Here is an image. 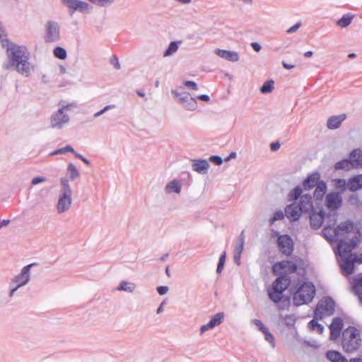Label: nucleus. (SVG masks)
Returning a JSON list of instances; mask_svg holds the SVG:
<instances>
[{"label":"nucleus","instance_id":"nucleus-1","mask_svg":"<svg viewBox=\"0 0 362 362\" xmlns=\"http://www.w3.org/2000/svg\"><path fill=\"white\" fill-rule=\"evenodd\" d=\"M8 64H4V68L8 69L11 67L21 75L28 77L34 71V65L30 62V53L28 48L23 45H18L13 42H8L6 48Z\"/></svg>","mask_w":362,"mask_h":362},{"label":"nucleus","instance_id":"nucleus-2","mask_svg":"<svg viewBox=\"0 0 362 362\" xmlns=\"http://www.w3.org/2000/svg\"><path fill=\"white\" fill-rule=\"evenodd\" d=\"M60 105V107L54 112L49 118L50 127L55 129H62L69 124L70 117L67 112L75 105L73 103L67 105Z\"/></svg>","mask_w":362,"mask_h":362},{"label":"nucleus","instance_id":"nucleus-3","mask_svg":"<svg viewBox=\"0 0 362 362\" xmlns=\"http://www.w3.org/2000/svg\"><path fill=\"white\" fill-rule=\"evenodd\" d=\"M315 295V288L310 282L302 284L293 295V303L296 306L308 304Z\"/></svg>","mask_w":362,"mask_h":362},{"label":"nucleus","instance_id":"nucleus-4","mask_svg":"<svg viewBox=\"0 0 362 362\" xmlns=\"http://www.w3.org/2000/svg\"><path fill=\"white\" fill-rule=\"evenodd\" d=\"M361 337L358 330L354 327H349L342 333L341 346L348 353L355 351L360 346Z\"/></svg>","mask_w":362,"mask_h":362},{"label":"nucleus","instance_id":"nucleus-5","mask_svg":"<svg viewBox=\"0 0 362 362\" xmlns=\"http://www.w3.org/2000/svg\"><path fill=\"white\" fill-rule=\"evenodd\" d=\"M354 223L351 221H346L340 223L337 227L334 228L332 233L327 228L322 229L324 237L329 241L334 240L339 235H345L354 230Z\"/></svg>","mask_w":362,"mask_h":362},{"label":"nucleus","instance_id":"nucleus-6","mask_svg":"<svg viewBox=\"0 0 362 362\" xmlns=\"http://www.w3.org/2000/svg\"><path fill=\"white\" fill-rule=\"evenodd\" d=\"M335 303L330 297H325L321 299L315 310L314 317L317 320H321L325 316L332 315L334 313Z\"/></svg>","mask_w":362,"mask_h":362},{"label":"nucleus","instance_id":"nucleus-7","mask_svg":"<svg viewBox=\"0 0 362 362\" xmlns=\"http://www.w3.org/2000/svg\"><path fill=\"white\" fill-rule=\"evenodd\" d=\"M361 243V235H354L349 241L340 240L337 243V253L339 257L353 255L351 251Z\"/></svg>","mask_w":362,"mask_h":362},{"label":"nucleus","instance_id":"nucleus-8","mask_svg":"<svg viewBox=\"0 0 362 362\" xmlns=\"http://www.w3.org/2000/svg\"><path fill=\"white\" fill-rule=\"evenodd\" d=\"M171 93L177 99V103L181 105L185 110L194 111L197 107V102L195 98L190 96L187 93H179L172 90Z\"/></svg>","mask_w":362,"mask_h":362},{"label":"nucleus","instance_id":"nucleus-9","mask_svg":"<svg viewBox=\"0 0 362 362\" xmlns=\"http://www.w3.org/2000/svg\"><path fill=\"white\" fill-rule=\"evenodd\" d=\"M45 41L48 43L56 42L60 39V27L57 22L49 21L45 25Z\"/></svg>","mask_w":362,"mask_h":362},{"label":"nucleus","instance_id":"nucleus-10","mask_svg":"<svg viewBox=\"0 0 362 362\" xmlns=\"http://www.w3.org/2000/svg\"><path fill=\"white\" fill-rule=\"evenodd\" d=\"M63 5L66 6L71 13L79 11L83 13H90L93 6L88 2L81 0H61Z\"/></svg>","mask_w":362,"mask_h":362},{"label":"nucleus","instance_id":"nucleus-11","mask_svg":"<svg viewBox=\"0 0 362 362\" xmlns=\"http://www.w3.org/2000/svg\"><path fill=\"white\" fill-rule=\"evenodd\" d=\"M297 269L298 266L295 262L284 260L274 264L272 267V272L276 275H287V274L295 273Z\"/></svg>","mask_w":362,"mask_h":362},{"label":"nucleus","instance_id":"nucleus-12","mask_svg":"<svg viewBox=\"0 0 362 362\" xmlns=\"http://www.w3.org/2000/svg\"><path fill=\"white\" fill-rule=\"evenodd\" d=\"M269 298L275 303H279V309H286L290 305V300L288 298H284L283 293L276 288H271L268 289Z\"/></svg>","mask_w":362,"mask_h":362},{"label":"nucleus","instance_id":"nucleus-13","mask_svg":"<svg viewBox=\"0 0 362 362\" xmlns=\"http://www.w3.org/2000/svg\"><path fill=\"white\" fill-rule=\"evenodd\" d=\"M277 245L279 251L286 256H289L293 251V242L288 235H281L277 238Z\"/></svg>","mask_w":362,"mask_h":362},{"label":"nucleus","instance_id":"nucleus-14","mask_svg":"<svg viewBox=\"0 0 362 362\" xmlns=\"http://www.w3.org/2000/svg\"><path fill=\"white\" fill-rule=\"evenodd\" d=\"M357 255H351L340 257L339 263L341 270L346 274L349 275L354 272V263H356Z\"/></svg>","mask_w":362,"mask_h":362},{"label":"nucleus","instance_id":"nucleus-15","mask_svg":"<svg viewBox=\"0 0 362 362\" xmlns=\"http://www.w3.org/2000/svg\"><path fill=\"white\" fill-rule=\"evenodd\" d=\"M342 204V197L339 192H330L325 197V205L331 211H336Z\"/></svg>","mask_w":362,"mask_h":362},{"label":"nucleus","instance_id":"nucleus-16","mask_svg":"<svg viewBox=\"0 0 362 362\" xmlns=\"http://www.w3.org/2000/svg\"><path fill=\"white\" fill-rule=\"evenodd\" d=\"M71 195L60 194L56 206L57 211L59 214H62L70 209L72 203Z\"/></svg>","mask_w":362,"mask_h":362},{"label":"nucleus","instance_id":"nucleus-17","mask_svg":"<svg viewBox=\"0 0 362 362\" xmlns=\"http://www.w3.org/2000/svg\"><path fill=\"white\" fill-rule=\"evenodd\" d=\"M35 264H30L23 267L21 272L13 279V283L18 284V286L26 285L30 279V267Z\"/></svg>","mask_w":362,"mask_h":362},{"label":"nucleus","instance_id":"nucleus-18","mask_svg":"<svg viewBox=\"0 0 362 362\" xmlns=\"http://www.w3.org/2000/svg\"><path fill=\"white\" fill-rule=\"evenodd\" d=\"M302 214L297 202H293L288 205L285 209V215L290 221H298Z\"/></svg>","mask_w":362,"mask_h":362},{"label":"nucleus","instance_id":"nucleus-19","mask_svg":"<svg viewBox=\"0 0 362 362\" xmlns=\"http://www.w3.org/2000/svg\"><path fill=\"white\" fill-rule=\"evenodd\" d=\"M299 208L303 214H310L314 211L312 197L310 194H303L299 199Z\"/></svg>","mask_w":362,"mask_h":362},{"label":"nucleus","instance_id":"nucleus-20","mask_svg":"<svg viewBox=\"0 0 362 362\" xmlns=\"http://www.w3.org/2000/svg\"><path fill=\"white\" fill-rule=\"evenodd\" d=\"M223 318L224 315L223 313H218L214 315L207 324L200 327V334L202 335L206 331L212 329L216 326L219 325L223 322Z\"/></svg>","mask_w":362,"mask_h":362},{"label":"nucleus","instance_id":"nucleus-21","mask_svg":"<svg viewBox=\"0 0 362 362\" xmlns=\"http://www.w3.org/2000/svg\"><path fill=\"white\" fill-rule=\"evenodd\" d=\"M309 218L311 228L314 230L319 229L323 223L325 212L322 210H320L319 212L314 211L309 214Z\"/></svg>","mask_w":362,"mask_h":362},{"label":"nucleus","instance_id":"nucleus-22","mask_svg":"<svg viewBox=\"0 0 362 362\" xmlns=\"http://www.w3.org/2000/svg\"><path fill=\"white\" fill-rule=\"evenodd\" d=\"M342 327L343 320L341 318L339 317H334L329 325L331 340H335L340 336Z\"/></svg>","mask_w":362,"mask_h":362},{"label":"nucleus","instance_id":"nucleus-23","mask_svg":"<svg viewBox=\"0 0 362 362\" xmlns=\"http://www.w3.org/2000/svg\"><path fill=\"white\" fill-rule=\"evenodd\" d=\"M320 181V174L318 172H313L307 176L302 185L305 190H310L316 187Z\"/></svg>","mask_w":362,"mask_h":362},{"label":"nucleus","instance_id":"nucleus-24","mask_svg":"<svg viewBox=\"0 0 362 362\" xmlns=\"http://www.w3.org/2000/svg\"><path fill=\"white\" fill-rule=\"evenodd\" d=\"M245 243V235L244 230H243L238 238V243H236L234 248V262L237 265L240 264L241 254L244 249Z\"/></svg>","mask_w":362,"mask_h":362},{"label":"nucleus","instance_id":"nucleus-25","mask_svg":"<svg viewBox=\"0 0 362 362\" xmlns=\"http://www.w3.org/2000/svg\"><path fill=\"white\" fill-rule=\"evenodd\" d=\"M214 52L220 57L230 62H235L239 60V54L235 51L216 49Z\"/></svg>","mask_w":362,"mask_h":362},{"label":"nucleus","instance_id":"nucleus-26","mask_svg":"<svg viewBox=\"0 0 362 362\" xmlns=\"http://www.w3.org/2000/svg\"><path fill=\"white\" fill-rule=\"evenodd\" d=\"M291 282L290 277L288 275L281 274L274 281L272 288H276L277 290L284 292L289 286Z\"/></svg>","mask_w":362,"mask_h":362},{"label":"nucleus","instance_id":"nucleus-27","mask_svg":"<svg viewBox=\"0 0 362 362\" xmlns=\"http://www.w3.org/2000/svg\"><path fill=\"white\" fill-rule=\"evenodd\" d=\"M209 168V162L205 159L193 160L192 170L201 174L206 173Z\"/></svg>","mask_w":362,"mask_h":362},{"label":"nucleus","instance_id":"nucleus-28","mask_svg":"<svg viewBox=\"0 0 362 362\" xmlns=\"http://www.w3.org/2000/svg\"><path fill=\"white\" fill-rule=\"evenodd\" d=\"M345 114L330 117L327 122V127L329 129H335L340 127L341 122L346 119Z\"/></svg>","mask_w":362,"mask_h":362},{"label":"nucleus","instance_id":"nucleus-29","mask_svg":"<svg viewBox=\"0 0 362 362\" xmlns=\"http://www.w3.org/2000/svg\"><path fill=\"white\" fill-rule=\"evenodd\" d=\"M337 213L336 211L329 212L327 214H325V223L324 228L330 230V233H332V230L335 228V225L337 221Z\"/></svg>","mask_w":362,"mask_h":362},{"label":"nucleus","instance_id":"nucleus-30","mask_svg":"<svg viewBox=\"0 0 362 362\" xmlns=\"http://www.w3.org/2000/svg\"><path fill=\"white\" fill-rule=\"evenodd\" d=\"M349 160L354 168L362 166V151L358 148L353 150L350 153Z\"/></svg>","mask_w":362,"mask_h":362},{"label":"nucleus","instance_id":"nucleus-31","mask_svg":"<svg viewBox=\"0 0 362 362\" xmlns=\"http://www.w3.org/2000/svg\"><path fill=\"white\" fill-rule=\"evenodd\" d=\"M347 188L351 192L362 188V174L350 178L347 182Z\"/></svg>","mask_w":362,"mask_h":362},{"label":"nucleus","instance_id":"nucleus-32","mask_svg":"<svg viewBox=\"0 0 362 362\" xmlns=\"http://www.w3.org/2000/svg\"><path fill=\"white\" fill-rule=\"evenodd\" d=\"M327 184L324 180H321L315 187L313 192V197L316 200H322L327 192Z\"/></svg>","mask_w":362,"mask_h":362},{"label":"nucleus","instance_id":"nucleus-33","mask_svg":"<svg viewBox=\"0 0 362 362\" xmlns=\"http://www.w3.org/2000/svg\"><path fill=\"white\" fill-rule=\"evenodd\" d=\"M326 356L332 362H348L347 359L337 351H328Z\"/></svg>","mask_w":362,"mask_h":362},{"label":"nucleus","instance_id":"nucleus-34","mask_svg":"<svg viewBox=\"0 0 362 362\" xmlns=\"http://www.w3.org/2000/svg\"><path fill=\"white\" fill-rule=\"evenodd\" d=\"M181 189L182 186L180 182L177 180H173L167 184L165 190L167 194H170L172 192L179 194L181 191Z\"/></svg>","mask_w":362,"mask_h":362},{"label":"nucleus","instance_id":"nucleus-35","mask_svg":"<svg viewBox=\"0 0 362 362\" xmlns=\"http://www.w3.org/2000/svg\"><path fill=\"white\" fill-rule=\"evenodd\" d=\"M136 288V285L134 283L122 281L117 288V291H123L128 293H133Z\"/></svg>","mask_w":362,"mask_h":362},{"label":"nucleus","instance_id":"nucleus-36","mask_svg":"<svg viewBox=\"0 0 362 362\" xmlns=\"http://www.w3.org/2000/svg\"><path fill=\"white\" fill-rule=\"evenodd\" d=\"M353 18L354 16L352 14H344L340 19L337 21V25L341 28H346L351 23Z\"/></svg>","mask_w":362,"mask_h":362},{"label":"nucleus","instance_id":"nucleus-37","mask_svg":"<svg viewBox=\"0 0 362 362\" xmlns=\"http://www.w3.org/2000/svg\"><path fill=\"white\" fill-rule=\"evenodd\" d=\"M353 290L362 301V276L354 280Z\"/></svg>","mask_w":362,"mask_h":362},{"label":"nucleus","instance_id":"nucleus-38","mask_svg":"<svg viewBox=\"0 0 362 362\" xmlns=\"http://www.w3.org/2000/svg\"><path fill=\"white\" fill-rule=\"evenodd\" d=\"M351 168H354L352 166V163L349 159H344L342 160H340L339 162H337L334 165V168L336 170H349Z\"/></svg>","mask_w":362,"mask_h":362},{"label":"nucleus","instance_id":"nucleus-39","mask_svg":"<svg viewBox=\"0 0 362 362\" xmlns=\"http://www.w3.org/2000/svg\"><path fill=\"white\" fill-rule=\"evenodd\" d=\"M67 175L71 180L78 178L80 176L79 172L73 163H69L67 167Z\"/></svg>","mask_w":362,"mask_h":362},{"label":"nucleus","instance_id":"nucleus-40","mask_svg":"<svg viewBox=\"0 0 362 362\" xmlns=\"http://www.w3.org/2000/svg\"><path fill=\"white\" fill-rule=\"evenodd\" d=\"M308 327L311 330L316 331L319 334H322L324 331V327L319 324L315 318L309 322Z\"/></svg>","mask_w":362,"mask_h":362},{"label":"nucleus","instance_id":"nucleus-41","mask_svg":"<svg viewBox=\"0 0 362 362\" xmlns=\"http://www.w3.org/2000/svg\"><path fill=\"white\" fill-rule=\"evenodd\" d=\"M178 43H179L178 42H175V41L171 42L169 44L167 49L164 52L163 56L168 57V56H170V55L173 54L174 53H175L177 51L178 47H179Z\"/></svg>","mask_w":362,"mask_h":362},{"label":"nucleus","instance_id":"nucleus-42","mask_svg":"<svg viewBox=\"0 0 362 362\" xmlns=\"http://www.w3.org/2000/svg\"><path fill=\"white\" fill-rule=\"evenodd\" d=\"M62 190L61 194H72V190L66 177L61 178Z\"/></svg>","mask_w":362,"mask_h":362},{"label":"nucleus","instance_id":"nucleus-43","mask_svg":"<svg viewBox=\"0 0 362 362\" xmlns=\"http://www.w3.org/2000/svg\"><path fill=\"white\" fill-rule=\"evenodd\" d=\"M303 189L300 186H296L288 194L290 200H296L302 196Z\"/></svg>","mask_w":362,"mask_h":362},{"label":"nucleus","instance_id":"nucleus-44","mask_svg":"<svg viewBox=\"0 0 362 362\" xmlns=\"http://www.w3.org/2000/svg\"><path fill=\"white\" fill-rule=\"evenodd\" d=\"M274 81L272 80L265 81L260 88V92L263 94L271 93L274 90Z\"/></svg>","mask_w":362,"mask_h":362},{"label":"nucleus","instance_id":"nucleus-45","mask_svg":"<svg viewBox=\"0 0 362 362\" xmlns=\"http://www.w3.org/2000/svg\"><path fill=\"white\" fill-rule=\"evenodd\" d=\"M54 55L59 59H64L66 58L67 54L65 49L61 47H57L54 49L53 51Z\"/></svg>","mask_w":362,"mask_h":362},{"label":"nucleus","instance_id":"nucleus-46","mask_svg":"<svg viewBox=\"0 0 362 362\" xmlns=\"http://www.w3.org/2000/svg\"><path fill=\"white\" fill-rule=\"evenodd\" d=\"M284 218V214L281 210H278L274 212L273 216L269 219L270 224H273L275 221L281 220Z\"/></svg>","mask_w":362,"mask_h":362},{"label":"nucleus","instance_id":"nucleus-47","mask_svg":"<svg viewBox=\"0 0 362 362\" xmlns=\"http://www.w3.org/2000/svg\"><path fill=\"white\" fill-rule=\"evenodd\" d=\"M262 333L264 334V339L267 341H268L272 346V347H274V346H275L274 337L273 334L269 332V329L267 328Z\"/></svg>","mask_w":362,"mask_h":362},{"label":"nucleus","instance_id":"nucleus-48","mask_svg":"<svg viewBox=\"0 0 362 362\" xmlns=\"http://www.w3.org/2000/svg\"><path fill=\"white\" fill-rule=\"evenodd\" d=\"M284 320L286 326L293 327L296 323V317L294 315H286Z\"/></svg>","mask_w":362,"mask_h":362},{"label":"nucleus","instance_id":"nucleus-49","mask_svg":"<svg viewBox=\"0 0 362 362\" xmlns=\"http://www.w3.org/2000/svg\"><path fill=\"white\" fill-rule=\"evenodd\" d=\"M226 258V253L224 252L223 254L220 256L219 261L217 265L216 272L218 274H221L222 272L225 261Z\"/></svg>","mask_w":362,"mask_h":362},{"label":"nucleus","instance_id":"nucleus-50","mask_svg":"<svg viewBox=\"0 0 362 362\" xmlns=\"http://www.w3.org/2000/svg\"><path fill=\"white\" fill-rule=\"evenodd\" d=\"M335 187L337 189L344 190L347 187V182L344 179H336L334 180Z\"/></svg>","mask_w":362,"mask_h":362},{"label":"nucleus","instance_id":"nucleus-51","mask_svg":"<svg viewBox=\"0 0 362 362\" xmlns=\"http://www.w3.org/2000/svg\"><path fill=\"white\" fill-rule=\"evenodd\" d=\"M252 322L259 328L262 332L267 329V327L259 320L254 319L252 320Z\"/></svg>","mask_w":362,"mask_h":362},{"label":"nucleus","instance_id":"nucleus-52","mask_svg":"<svg viewBox=\"0 0 362 362\" xmlns=\"http://www.w3.org/2000/svg\"><path fill=\"white\" fill-rule=\"evenodd\" d=\"M110 64L117 69L119 70L121 69V66L119 62L118 58L116 56H113L110 59Z\"/></svg>","mask_w":362,"mask_h":362},{"label":"nucleus","instance_id":"nucleus-53","mask_svg":"<svg viewBox=\"0 0 362 362\" xmlns=\"http://www.w3.org/2000/svg\"><path fill=\"white\" fill-rule=\"evenodd\" d=\"M184 84L186 87L189 88L192 90H198L197 84L192 81H185Z\"/></svg>","mask_w":362,"mask_h":362},{"label":"nucleus","instance_id":"nucleus-54","mask_svg":"<svg viewBox=\"0 0 362 362\" xmlns=\"http://www.w3.org/2000/svg\"><path fill=\"white\" fill-rule=\"evenodd\" d=\"M210 160L217 165H219L222 164V163H223V160H222L221 157H220L218 156H211L210 157Z\"/></svg>","mask_w":362,"mask_h":362},{"label":"nucleus","instance_id":"nucleus-55","mask_svg":"<svg viewBox=\"0 0 362 362\" xmlns=\"http://www.w3.org/2000/svg\"><path fill=\"white\" fill-rule=\"evenodd\" d=\"M46 181V178L44 177H35L32 180L31 184L36 185L39 183L44 182Z\"/></svg>","mask_w":362,"mask_h":362},{"label":"nucleus","instance_id":"nucleus-56","mask_svg":"<svg viewBox=\"0 0 362 362\" xmlns=\"http://www.w3.org/2000/svg\"><path fill=\"white\" fill-rule=\"evenodd\" d=\"M300 25H301V23L298 22L294 25H293L292 27L288 28L286 32L288 33H293L296 32L300 27Z\"/></svg>","mask_w":362,"mask_h":362},{"label":"nucleus","instance_id":"nucleus-57","mask_svg":"<svg viewBox=\"0 0 362 362\" xmlns=\"http://www.w3.org/2000/svg\"><path fill=\"white\" fill-rule=\"evenodd\" d=\"M157 291L160 295H165L168 291V287L165 286H160L157 288Z\"/></svg>","mask_w":362,"mask_h":362},{"label":"nucleus","instance_id":"nucleus-58","mask_svg":"<svg viewBox=\"0 0 362 362\" xmlns=\"http://www.w3.org/2000/svg\"><path fill=\"white\" fill-rule=\"evenodd\" d=\"M6 37V31L3 26L2 23L0 21V40H4V37Z\"/></svg>","mask_w":362,"mask_h":362},{"label":"nucleus","instance_id":"nucleus-59","mask_svg":"<svg viewBox=\"0 0 362 362\" xmlns=\"http://www.w3.org/2000/svg\"><path fill=\"white\" fill-rule=\"evenodd\" d=\"M66 153L65 152V148L64 147V148H61L57 149L54 151L50 153V155L51 156H54V155L63 154V153Z\"/></svg>","mask_w":362,"mask_h":362},{"label":"nucleus","instance_id":"nucleus-60","mask_svg":"<svg viewBox=\"0 0 362 362\" xmlns=\"http://www.w3.org/2000/svg\"><path fill=\"white\" fill-rule=\"evenodd\" d=\"M280 148V144L279 142L272 143L270 144V148L272 151H276Z\"/></svg>","mask_w":362,"mask_h":362},{"label":"nucleus","instance_id":"nucleus-61","mask_svg":"<svg viewBox=\"0 0 362 362\" xmlns=\"http://www.w3.org/2000/svg\"><path fill=\"white\" fill-rule=\"evenodd\" d=\"M251 46H252V49L256 52H259L262 48L260 45L257 42H252L251 44Z\"/></svg>","mask_w":362,"mask_h":362},{"label":"nucleus","instance_id":"nucleus-62","mask_svg":"<svg viewBox=\"0 0 362 362\" xmlns=\"http://www.w3.org/2000/svg\"><path fill=\"white\" fill-rule=\"evenodd\" d=\"M21 286H18V284L13 283V280L10 284V289H12L13 291H16Z\"/></svg>","mask_w":362,"mask_h":362},{"label":"nucleus","instance_id":"nucleus-63","mask_svg":"<svg viewBox=\"0 0 362 362\" xmlns=\"http://www.w3.org/2000/svg\"><path fill=\"white\" fill-rule=\"evenodd\" d=\"M197 98L205 102H207L210 100L209 96L207 95H199L197 96Z\"/></svg>","mask_w":362,"mask_h":362},{"label":"nucleus","instance_id":"nucleus-64","mask_svg":"<svg viewBox=\"0 0 362 362\" xmlns=\"http://www.w3.org/2000/svg\"><path fill=\"white\" fill-rule=\"evenodd\" d=\"M65 148V152L67 153V152H71L74 155V153H76V151H74V149L69 145H67L64 147Z\"/></svg>","mask_w":362,"mask_h":362}]
</instances>
